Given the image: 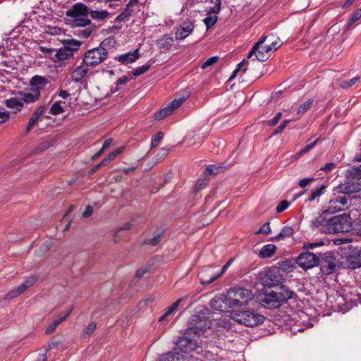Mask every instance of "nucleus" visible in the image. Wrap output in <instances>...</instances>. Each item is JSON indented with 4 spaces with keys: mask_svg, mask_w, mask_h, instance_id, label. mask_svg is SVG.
Here are the masks:
<instances>
[{
    "mask_svg": "<svg viewBox=\"0 0 361 361\" xmlns=\"http://www.w3.org/2000/svg\"><path fill=\"white\" fill-rule=\"evenodd\" d=\"M361 254V250L357 247H354L353 245H348V251L345 254V257L349 262L350 267L353 269L361 267V262L360 261H354L357 259V257H360Z\"/></svg>",
    "mask_w": 361,
    "mask_h": 361,
    "instance_id": "nucleus-14",
    "label": "nucleus"
},
{
    "mask_svg": "<svg viewBox=\"0 0 361 361\" xmlns=\"http://www.w3.org/2000/svg\"><path fill=\"white\" fill-rule=\"evenodd\" d=\"M59 325V323L56 320H54L51 324H50L45 330L46 334H51L56 330V327Z\"/></svg>",
    "mask_w": 361,
    "mask_h": 361,
    "instance_id": "nucleus-57",
    "label": "nucleus"
},
{
    "mask_svg": "<svg viewBox=\"0 0 361 361\" xmlns=\"http://www.w3.org/2000/svg\"><path fill=\"white\" fill-rule=\"evenodd\" d=\"M357 81V78L355 77L352 79H350L348 80H344V81L341 82L340 84V86H341V87H342L343 89L348 88V87L353 86L354 84H355V82Z\"/></svg>",
    "mask_w": 361,
    "mask_h": 361,
    "instance_id": "nucleus-52",
    "label": "nucleus"
},
{
    "mask_svg": "<svg viewBox=\"0 0 361 361\" xmlns=\"http://www.w3.org/2000/svg\"><path fill=\"white\" fill-rule=\"evenodd\" d=\"M173 42V38L171 36L164 35L161 38L157 40V45L159 49L168 51L171 48Z\"/></svg>",
    "mask_w": 361,
    "mask_h": 361,
    "instance_id": "nucleus-23",
    "label": "nucleus"
},
{
    "mask_svg": "<svg viewBox=\"0 0 361 361\" xmlns=\"http://www.w3.org/2000/svg\"><path fill=\"white\" fill-rule=\"evenodd\" d=\"M271 232V229L270 228L269 223L267 222L264 224L257 231H256L255 234L264 233L266 235H268Z\"/></svg>",
    "mask_w": 361,
    "mask_h": 361,
    "instance_id": "nucleus-50",
    "label": "nucleus"
},
{
    "mask_svg": "<svg viewBox=\"0 0 361 361\" xmlns=\"http://www.w3.org/2000/svg\"><path fill=\"white\" fill-rule=\"evenodd\" d=\"M229 291H233L232 295L234 298H238L240 300H247L248 298L246 297L248 295V290L243 288H230Z\"/></svg>",
    "mask_w": 361,
    "mask_h": 361,
    "instance_id": "nucleus-30",
    "label": "nucleus"
},
{
    "mask_svg": "<svg viewBox=\"0 0 361 361\" xmlns=\"http://www.w3.org/2000/svg\"><path fill=\"white\" fill-rule=\"evenodd\" d=\"M166 233V231L164 228H158L154 235V237L152 238H146L143 240V244L145 245H149L151 246H157L159 244V243L161 241L163 238L164 237Z\"/></svg>",
    "mask_w": 361,
    "mask_h": 361,
    "instance_id": "nucleus-19",
    "label": "nucleus"
},
{
    "mask_svg": "<svg viewBox=\"0 0 361 361\" xmlns=\"http://www.w3.org/2000/svg\"><path fill=\"white\" fill-rule=\"evenodd\" d=\"M336 267V257L331 253H325L321 256V270L324 274L333 273Z\"/></svg>",
    "mask_w": 361,
    "mask_h": 361,
    "instance_id": "nucleus-11",
    "label": "nucleus"
},
{
    "mask_svg": "<svg viewBox=\"0 0 361 361\" xmlns=\"http://www.w3.org/2000/svg\"><path fill=\"white\" fill-rule=\"evenodd\" d=\"M361 190V182L348 178L344 183L339 184L334 188V192L343 194H352L359 192Z\"/></svg>",
    "mask_w": 361,
    "mask_h": 361,
    "instance_id": "nucleus-10",
    "label": "nucleus"
},
{
    "mask_svg": "<svg viewBox=\"0 0 361 361\" xmlns=\"http://www.w3.org/2000/svg\"><path fill=\"white\" fill-rule=\"evenodd\" d=\"M39 276L37 274H32L27 277L24 282L18 286V290L25 292L28 288L32 286L37 282Z\"/></svg>",
    "mask_w": 361,
    "mask_h": 361,
    "instance_id": "nucleus-25",
    "label": "nucleus"
},
{
    "mask_svg": "<svg viewBox=\"0 0 361 361\" xmlns=\"http://www.w3.org/2000/svg\"><path fill=\"white\" fill-rule=\"evenodd\" d=\"M325 189H326V186L322 185L319 188H318L314 190H312L311 195L307 201H309V202L314 201L317 197H320L322 194H324Z\"/></svg>",
    "mask_w": 361,
    "mask_h": 361,
    "instance_id": "nucleus-39",
    "label": "nucleus"
},
{
    "mask_svg": "<svg viewBox=\"0 0 361 361\" xmlns=\"http://www.w3.org/2000/svg\"><path fill=\"white\" fill-rule=\"evenodd\" d=\"M233 291H227L226 294H221L224 300V305H225V311L228 308H233L234 307H240L243 304L247 305L248 300H240L238 298H234L232 295Z\"/></svg>",
    "mask_w": 361,
    "mask_h": 361,
    "instance_id": "nucleus-15",
    "label": "nucleus"
},
{
    "mask_svg": "<svg viewBox=\"0 0 361 361\" xmlns=\"http://www.w3.org/2000/svg\"><path fill=\"white\" fill-rule=\"evenodd\" d=\"M343 208L348 204V200L345 196H338L334 198Z\"/></svg>",
    "mask_w": 361,
    "mask_h": 361,
    "instance_id": "nucleus-62",
    "label": "nucleus"
},
{
    "mask_svg": "<svg viewBox=\"0 0 361 361\" xmlns=\"http://www.w3.org/2000/svg\"><path fill=\"white\" fill-rule=\"evenodd\" d=\"M221 276L219 272H215L212 266L202 267L198 273V279L202 285H209Z\"/></svg>",
    "mask_w": 361,
    "mask_h": 361,
    "instance_id": "nucleus-9",
    "label": "nucleus"
},
{
    "mask_svg": "<svg viewBox=\"0 0 361 361\" xmlns=\"http://www.w3.org/2000/svg\"><path fill=\"white\" fill-rule=\"evenodd\" d=\"M106 40L107 39H104L99 47L89 49L85 53L82 63L86 66H95L107 58L108 52L104 47L107 45Z\"/></svg>",
    "mask_w": 361,
    "mask_h": 361,
    "instance_id": "nucleus-5",
    "label": "nucleus"
},
{
    "mask_svg": "<svg viewBox=\"0 0 361 361\" xmlns=\"http://www.w3.org/2000/svg\"><path fill=\"white\" fill-rule=\"evenodd\" d=\"M231 166L227 161L209 165L204 170L206 176L217 175L223 173Z\"/></svg>",
    "mask_w": 361,
    "mask_h": 361,
    "instance_id": "nucleus-17",
    "label": "nucleus"
},
{
    "mask_svg": "<svg viewBox=\"0 0 361 361\" xmlns=\"http://www.w3.org/2000/svg\"><path fill=\"white\" fill-rule=\"evenodd\" d=\"M329 214H331L327 213V210L325 209L312 220V224L317 228H320V230L325 233V229L329 227V223L331 219V216H329Z\"/></svg>",
    "mask_w": 361,
    "mask_h": 361,
    "instance_id": "nucleus-16",
    "label": "nucleus"
},
{
    "mask_svg": "<svg viewBox=\"0 0 361 361\" xmlns=\"http://www.w3.org/2000/svg\"><path fill=\"white\" fill-rule=\"evenodd\" d=\"M294 295V292L289 288L281 286L276 287L275 290L265 292L261 296V304L268 309H276L283 304L291 299Z\"/></svg>",
    "mask_w": 361,
    "mask_h": 361,
    "instance_id": "nucleus-3",
    "label": "nucleus"
},
{
    "mask_svg": "<svg viewBox=\"0 0 361 361\" xmlns=\"http://www.w3.org/2000/svg\"><path fill=\"white\" fill-rule=\"evenodd\" d=\"M349 216L341 214L333 216L329 223V227L325 229L326 233H335L347 231L350 227Z\"/></svg>",
    "mask_w": 361,
    "mask_h": 361,
    "instance_id": "nucleus-7",
    "label": "nucleus"
},
{
    "mask_svg": "<svg viewBox=\"0 0 361 361\" xmlns=\"http://www.w3.org/2000/svg\"><path fill=\"white\" fill-rule=\"evenodd\" d=\"M339 204H340L334 198L331 200L326 209L327 210V213L332 214L343 210V208L341 206H339Z\"/></svg>",
    "mask_w": 361,
    "mask_h": 361,
    "instance_id": "nucleus-35",
    "label": "nucleus"
},
{
    "mask_svg": "<svg viewBox=\"0 0 361 361\" xmlns=\"http://www.w3.org/2000/svg\"><path fill=\"white\" fill-rule=\"evenodd\" d=\"M66 15L71 18L72 27H86L94 25L89 18V16L95 20L104 21L110 15L106 10L99 8L94 4L92 7L87 6L85 4L78 2L66 11Z\"/></svg>",
    "mask_w": 361,
    "mask_h": 361,
    "instance_id": "nucleus-1",
    "label": "nucleus"
},
{
    "mask_svg": "<svg viewBox=\"0 0 361 361\" xmlns=\"http://www.w3.org/2000/svg\"><path fill=\"white\" fill-rule=\"evenodd\" d=\"M289 122H290V120H285V121H282L281 123V124L279 125V126H278L276 128L274 134L276 135V134L281 133L283 130V129H285V128L287 126V125L289 123Z\"/></svg>",
    "mask_w": 361,
    "mask_h": 361,
    "instance_id": "nucleus-59",
    "label": "nucleus"
},
{
    "mask_svg": "<svg viewBox=\"0 0 361 361\" xmlns=\"http://www.w3.org/2000/svg\"><path fill=\"white\" fill-rule=\"evenodd\" d=\"M281 116H282L281 113V112H278L273 119H271V120H269L268 121V125L269 126H274L276 125L277 123L281 119Z\"/></svg>",
    "mask_w": 361,
    "mask_h": 361,
    "instance_id": "nucleus-60",
    "label": "nucleus"
},
{
    "mask_svg": "<svg viewBox=\"0 0 361 361\" xmlns=\"http://www.w3.org/2000/svg\"><path fill=\"white\" fill-rule=\"evenodd\" d=\"M183 301V298H180L178 300H177L175 302H173V304H171L167 309L166 312H168V314H172L173 312H174L179 304Z\"/></svg>",
    "mask_w": 361,
    "mask_h": 361,
    "instance_id": "nucleus-55",
    "label": "nucleus"
},
{
    "mask_svg": "<svg viewBox=\"0 0 361 361\" xmlns=\"http://www.w3.org/2000/svg\"><path fill=\"white\" fill-rule=\"evenodd\" d=\"M348 178H351L355 180L361 179V164L358 166H353L348 169Z\"/></svg>",
    "mask_w": 361,
    "mask_h": 361,
    "instance_id": "nucleus-31",
    "label": "nucleus"
},
{
    "mask_svg": "<svg viewBox=\"0 0 361 361\" xmlns=\"http://www.w3.org/2000/svg\"><path fill=\"white\" fill-rule=\"evenodd\" d=\"M314 180L313 178H305L300 180L298 183V185L300 188L306 187L310 183Z\"/></svg>",
    "mask_w": 361,
    "mask_h": 361,
    "instance_id": "nucleus-64",
    "label": "nucleus"
},
{
    "mask_svg": "<svg viewBox=\"0 0 361 361\" xmlns=\"http://www.w3.org/2000/svg\"><path fill=\"white\" fill-rule=\"evenodd\" d=\"M49 82L48 80L41 75H35L30 80V85L32 89H37L39 92L44 90L47 84Z\"/></svg>",
    "mask_w": 361,
    "mask_h": 361,
    "instance_id": "nucleus-20",
    "label": "nucleus"
},
{
    "mask_svg": "<svg viewBox=\"0 0 361 361\" xmlns=\"http://www.w3.org/2000/svg\"><path fill=\"white\" fill-rule=\"evenodd\" d=\"M271 51L268 50L267 46H265L258 41L250 51V59L255 56L256 60L259 61H264L267 60Z\"/></svg>",
    "mask_w": 361,
    "mask_h": 361,
    "instance_id": "nucleus-12",
    "label": "nucleus"
},
{
    "mask_svg": "<svg viewBox=\"0 0 361 361\" xmlns=\"http://www.w3.org/2000/svg\"><path fill=\"white\" fill-rule=\"evenodd\" d=\"M164 133L161 131L153 135L151 140V148L157 147L160 141L164 138Z\"/></svg>",
    "mask_w": 361,
    "mask_h": 361,
    "instance_id": "nucleus-42",
    "label": "nucleus"
},
{
    "mask_svg": "<svg viewBox=\"0 0 361 361\" xmlns=\"http://www.w3.org/2000/svg\"><path fill=\"white\" fill-rule=\"evenodd\" d=\"M89 71L87 66L85 67L82 65L76 67L72 74L71 78L74 82H80L83 77H85Z\"/></svg>",
    "mask_w": 361,
    "mask_h": 361,
    "instance_id": "nucleus-24",
    "label": "nucleus"
},
{
    "mask_svg": "<svg viewBox=\"0 0 361 361\" xmlns=\"http://www.w3.org/2000/svg\"><path fill=\"white\" fill-rule=\"evenodd\" d=\"M277 247L273 244H267L264 245L258 252V256L261 259H268L273 257Z\"/></svg>",
    "mask_w": 361,
    "mask_h": 361,
    "instance_id": "nucleus-21",
    "label": "nucleus"
},
{
    "mask_svg": "<svg viewBox=\"0 0 361 361\" xmlns=\"http://www.w3.org/2000/svg\"><path fill=\"white\" fill-rule=\"evenodd\" d=\"M336 167V164L333 162H329L325 164L324 166L321 167L320 170L324 171L326 173H329L334 169Z\"/></svg>",
    "mask_w": 361,
    "mask_h": 361,
    "instance_id": "nucleus-61",
    "label": "nucleus"
},
{
    "mask_svg": "<svg viewBox=\"0 0 361 361\" xmlns=\"http://www.w3.org/2000/svg\"><path fill=\"white\" fill-rule=\"evenodd\" d=\"M6 106L14 109L16 112L20 111L23 107V103L17 98H10L5 101Z\"/></svg>",
    "mask_w": 361,
    "mask_h": 361,
    "instance_id": "nucleus-29",
    "label": "nucleus"
},
{
    "mask_svg": "<svg viewBox=\"0 0 361 361\" xmlns=\"http://www.w3.org/2000/svg\"><path fill=\"white\" fill-rule=\"evenodd\" d=\"M322 245H324V243L322 241L317 243H306L303 244V248L305 250H312L315 247H320Z\"/></svg>",
    "mask_w": 361,
    "mask_h": 361,
    "instance_id": "nucleus-53",
    "label": "nucleus"
},
{
    "mask_svg": "<svg viewBox=\"0 0 361 361\" xmlns=\"http://www.w3.org/2000/svg\"><path fill=\"white\" fill-rule=\"evenodd\" d=\"M272 38V34H270L267 36L263 37L260 40H259L260 42H262V44L265 46H267L268 50H270L271 51V39Z\"/></svg>",
    "mask_w": 361,
    "mask_h": 361,
    "instance_id": "nucleus-54",
    "label": "nucleus"
},
{
    "mask_svg": "<svg viewBox=\"0 0 361 361\" xmlns=\"http://www.w3.org/2000/svg\"><path fill=\"white\" fill-rule=\"evenodd\" d=\"M97 324L95 322H92L84 330V334L90 336L96 329Z\"/></svg>",
    "mask_w": 361,
    "mask_h": 361,
    "instance_id": "nucleus-56",
    "label": "nucleus"
},
{
    "mask_svg": "<svg viewBox=\"0 0 361 361\" xmlns=\"http://www.w3.org/2000/svg\"><path fill=\"white\" fill-rule=\"evenodd\" d=\"M125 149L124 146L117 147L114 151L109 153L108 157L102 159V164L107 165L111 160L116 158L118 154H121Z\"/></svg>",
    "mask_w": 361,
    "mask_h": 361,
    "instance_id": "nucleus-32",
    "label": "nucleus"
},
{
    "mask_svg": "<svg viewBox=\"0 0 361 361\" xmlns=\"http://www.w3.org/2000/svg\"><path fill=\"white\" fill-rule=\"evenodd\" d=\"M271 42L270 44L271 48V52L276 51L278 48L281 46V42L278 37L272 34Z\"/></svg>",
    "mask_w": 361,
    "mask_h": 361,
    "instance_id": "nucleus-48",
    "label": "nucleus"
},
{
    "mask_svg": "<svg viewBox=\"0 0 361 361\" xmlns=\"http://www.w3.org/2000/svg\"><path fill=\"white\" fill-rule=\"evenodd\" d=\"M151 66L152 64L151 63H146L143 66H139V67H137L136 68H135L132 72L131 73L135 76V77H139L141 75L144 74L145 73H146L147 71H148V70L151 68Z\"/></svg>",
    "mask_w": 361,
    "mask_h": 361,
    "instance_id": "nucleus-40",
    "label": "nucleus"
},
{
    "mask_svg": "<svg viewBox=\"0 0 361 361\" xmlns=\"http://www.w3.org/2000/svg\"><path fill=\"white\" fill-rule=\"evenodd\" d=\"M81 44L80 41L75 39L63 40V47L56 50L54 61L59 62L71 58L74 51H77Z\"/></svg>",
    "mask_w": 361,
    "mask_h": 361,
    "instance_id": "nucleus-6",
    "label": "nucleus"
},
{
    "mask_svg": "<svg viewBox=\"0 0 361 361\" xmlns=\"http://www.w3.org/2000/svg\"><path fill=\"white\" fill-rule=\"evenodd\" d=\"M185 97H183L181 98H176L170 103H169L167 106L169 107V109H171V111H173L183 103L184 100H185Z\"/></svg>",
    "mask_w": 361,
    "mask_h": 361,
    "instance_id": "nucleus-45",
    "label": "nucleus"
},
{
    "mask_svg": "<svg viewBox=\"0 0 361 361\" xmlns=\"http://www.w3.org/2000/svg\"><path fill=\"white\" fill-rule=\"evenodd\" d=\"M22 293H23V292L18 290V287L16 289L9 291L8 293H6L4 295V300H12V299L18 297V295H20Z\"/></svg>",
    "mask_w": 361,
    "mask_h": 361,
    "instance_id": "nucleus-47",
    "label": "nucleus"
},
{
    "mask_svg": "<svg viewBox=\"0 0 361 361\" xmlns=\"http://www.w3.org/2000/svg\"><path fill=\"white\" fill-rule=\"evenodd\" d=\"M317 140H315L314 141H312V142H310V144L307 145L305 147H304L298 153V155L299 156H301L302 154H304L305 153L307 152L308 151H310V149H312L314 145H316L317 143Z\"/></svg>",
    "mask_w": 361,
    "mask_h": 361,
    "instance_id": "nucleus-58",
    "label": "nucleus"
},
{
    "mask_svg": "<svg viewBox=\"0 0 361 361\" xmlns=\"http://www.w3.org/2000/svg\"><path fill=\"white\" fill-rule=\"evenodd\" d=\"M21 99L25 103H32L37 101L40 97V92L37 89H30V92H22Z\"/></svg>",
    "mask_w": 361,
    "mask_h": 361,
    "instance_id": "nucleus-22",
    "label": "nucleus"
},
{
    "mask_svg": "<svg viewBox=\"0 0 361 361\" xmlns=\"http://www.w3.org/2000/svg\"><path fill=\"white\" fill-rule=\"evenodd\" d=\"M221 0H215V6H209L207 9V14L208 16H212V14H217L221 11Z\"/></svg>",
    "mask_w": 361,
    "mask_h": 361,
    "instance_id": "nucleus-41",
    "label": "nucleus"
},
{
    "mask_svg": "<svg viewBox=\"0 0 361 361\" xmlns=\"http://www.w3.org/2000/svg\"><path fill=\"white\" fill-rule=\"evenodd\" d=\"M213 312L205 306L197 307L188 322L186 333L188 334H200L201 331L210 328L211 316Z\"/></svg>",
    "mask_w": 361,
    "mask_h": 361,
    "instance_id": "nucleus-4",
    "label": "nucleus"
},
{
    "mask_svg": "<svg viewBox=\"0 0 361 361\" xmlns=\"http://www.w3.org/2000/svg\"><path fill=\"white\" fill-rule=\"evenodd\" d=\"M313 103L312 99H309L308 101L304 102L302 104L298 109V114H305L307 110L310 109Z\"/></svg>",
    "mask_w": 361,
    "mask_h": 361,
    "instance_id": "nucleus-46",
    "label": "nucleus"
},
{
    "mask_svg": "<svg viewBox=\"0 0 361 361\" xmlns=\"http://www.w3.org/2000/svg\"><path fill=\"white\" fill-rule=\"evenodd\" d=\"M264 319V317L261 314L250 312V327L253 328L262 324Z\"/></svg>",
    "mask_w": 361,
    "mask_h": 361,
    "instance_id": "nucleus-34",
    "label": "nucleus"
},
{
    "mask_svg": "<svg viewBox=\"0 0 361 361\" xmlns=\"http://www.w3.org/2000/svg\"><path fill=\"white\" fill-rule=\"evenodd\" d=\"M173 111H171V109L168 106L166 107L160 109L159 111H157L154 114V118L156 121L161 120L164 118H166L167 116L170 115Z\"/></svg>",
    "mask_w": 361,
    "mask_h": 361,
    "instance_id": "nucleus-37",
    "label": "nucleus"
},
{
    "mask_svg": "<svg viewBox=\"0 0 361 361\" xmlns=\"http://www.w3.org/2000/svg\"><path fill=\"white\" fill-rule=\"evenodd\" d=\"M65 104V102L56 101L51 106L49 113L51 115H59L64 112V109L61 106V104Z\"/></svg>",
    "mask_w": 361,
    "mask_h": 361,
    "instance_id": "nucleus-36",
    "label": "nucleus"
},
{
    "mask_svg": "<svg viewBox=\"0 0 361 361\" xmlns=\"http://www.w3.org/2000/svg\"><path fill=\"white\" fill-rule=\"evenodd\" d=\"M247 59H248V55L247 56L246 58L243 59V60L237 65L236 68L233 71L232 75H231V77L228 80V82L232 81L235 78L237 73L238 71H240L241 69H242V71L244 73L246 72L247 68H243L245 66V63L247 62Z\"/></svg>",
    "mask_w": 361,
    "mask_h": 361,
    "instance_id": "nucleus-38",
    "label": "nucleus"
},
{
    "mask_svg": "<svg viewBox=\"0 0 361 361\" xmlns=\"http://www.w3.org/2000/svg\"><path fill=\"white\" fill-rule=\"evenodd\" d=\"M293 228L290 226H284L280 233L278 234V237H281V239L285 238L290 237L293 234Z\"/></svg>",
    "mask_w": 361,
    "mask_h": 361,
    "instance_id": "nucleus-44",
    "label": "nucleus"
},
{
    "mask_svg": "<svg viewBox=\"0 0 361 361\" xmlns=\"http://www.w3.org/2000/svg\"><path fill=\"white\" fill-rule=\"evenodd\" d=\"M209 305L215 310L225 311V305H224V300L221 297V294L213 298L209 302Z\"/></svg>",
    "mask_w": 361,
    "mask_h": 361,
    "instance_id": "nucleus-28",
    "label": "nucleus"
},
{
    "mask_svg": "<svg viewBox=\"0 0 361 361\" xmlns=\"http://www.w3.org/2000/svg\"><path fill=\"white\" fill-rule=\"evenodd\" d=\"M319 257L310 252L301 253L296 259L299 267L304 269H308L317 266L319 263Z\"/></svg>",
    "mask_w": 361,
    "mask_h": 361,
    "instance_id": "nucleus-8",
    "label": "nucleus"
},
{
    "mask_svg": "<svg viewBox=\"0 0 361 361\" xmlns=\"http://www.w3.org/2000/svg\"><path fill=\"white\" fill-rule=\"evenodd\" d=\"M139 57V49H136L133 51H129L128 53L118 55L114 57V59L118 61L123 65H128L136 61Z\"/></svg>",
    "mask_w": 361,
    "mask_h": 361,
    "instance_id": "nucleus-18",
    "label": "nucleus"
},
{
    "mask_svg": "<svg viewBox=\"0 0 361 361\" xmlns=\"http://www.w3.org/2000/svg\"><path fill=\"white\" fill-rule=\"evenodd\" d=\"M281 280V276H277L274 271H269L265 277V283L267 286H275Z\"/></svg>",
    "mask_w": 361,
    "mask_h": 361,
    "instance_id": "nucleus-26",
    "label": "nucleus"
},
{
    "mask_svg": "<svg viewBox=\"0 0 361 361\" xmlns=\"http://www.w3.org/2000/svg\"><path fill=\"white\" fill-rule=\"evenodd\" d=\"M84 30H80L74 32V35L78 36V37L87 39L90 37L94 30L97 29V26L96 25H90L86 27Z\"/></svg>",
    "mask_w": 361,
    "mask_h": 361,
    "instance_id": "nucleus-27",
    "label": "nucleus"
},
{
    "mask_svg": "<svg viewBox=\"0 0 361 361\" xmlns=\"http://www.w3.org/2000/svg\"><path fill=\"white\" fill-rule=\"evenodd\" d=\"M361 18V9L356 10L351 18L349 19L348 22L345 24V30H351L354 27V24Z\"/></svg>",
    "mask_w": 361,
    "mask_h": 361,
    "instance_id": "nucleus-33",
    "label": "nucleus"
},
{
    "mask_svg": "<svg viewBox=\"0 0 361 361\" xmlns=\"http://www.w3.org/2000/svg\"><path fill=\"white\" fill-rule=\"evenodd\" d=\"M217 20H218V16L216 15L207 16L203 20V22L206 25L207 30H209L212 27H213L216 24Z\"/></svg>",
    "mask_w": 361,
    "mask_h": 361,
    "instance_id": "nucleus-43",
    "label": "nucleus"
},
{
    "mask_svg": "<svg viewBox=\"0 0 361 361\" xmlns=\"http://www.w3.org/2000/svg\"><path fill=\"white\" fill-rule=\"evenodd\" d=\"M290 205V203L287 200H282L277 205L276 211L277 213H281L285 211Z\"/></svg>",
    "mask_w": 361,
    "mask_h": 361,
    "instance_id": "nucleus-51",
    "label": "nucleus"
},
{
    "mask_svg": "<svg viewBox=\"0 0 361 361\" xmlns=\"http://www.w3.org/2000/svg\"><path fill=\"white\" fill-rule=\"evenodd\" d=\"M131 78H128L127 76H123L121 78H119L116 82L115 85L116 86L119 85H125L127 84V82L130 80Z\"/></svg>",
    "mask_w": 361,
    "mask_h": 361,
    "instance_id": "nucleus-63",
    "label": "nucleus"
},
{
    "mask_svg": "<svg viewBox=\"0 0 361 361\" xmlns=\"http://www.w3.org/2000/svg\"><path fill=\"white\" fill-rule=\"evenodd\" d=\"M218 60H219L218 56H214L209 58L208 59H207V61L205 62H204L202 63V65L201 66L202 69H205L208 66H210L216 63L218 61Z\"/></svg>",
    "mask_w": 361,
    "mask_h": 361,
    "instance_id": "nucleus-49",
    "label": "nucleus"
},
{
    "mask_svg": "<svg viewBox=\"0 0 361 361\" xmlns=\"http://www.w3.org/2000/svg\"><path fill=\"white\" fill-rule=\"evenodd\" d=\"M190 335L185 331L183 336L174 338L173 350L159 355L157 361H193L188 354L197 349V343Z\"/></svg>",
    "mask_w": 361,
    "mask_h": 361,
    "instance_id": "nucleus-2",
    "label": "nucleus"
},
{
    "mask_svg": "<svg viewBox=\"0 0 361 361\" xmlns=\"http://www.w3.org/2000/svg\"><path fill=\"white\" fill-rule=\"evenodd\" d=\"M195 27L192 21H185L178 28L176 32V40L180 41L185 39L190 34L192 33Z\"/></svg>",
    "mask_w": 361,
    "mask_h": 361,
    "instance_id": "nucleus-13",
    "label": "nucleus"
}]
</instances>
